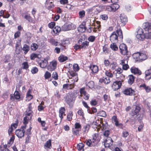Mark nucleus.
Returning <instances> with one entry per match:
<instances>
[{"instance_id":"nucleus-1","label":"nucleus","mask_w":151,"mask_h":151,"mask_svg":"<svg viewBox=\"0 0 151 151\" xmlns=\"http://www.w3.org/2000/svg\"><path fill=\"white\" fill-rule=\"evenodd\" d=\"M117 29L116 31L113 32L110 37V40L112 43H116L118 41V37L122 40L123 35L122 31L120 26H118Z\"/></svg>"},{"instance_id":"nucleus-2","label":"nucleus","mask_w":151,"mask_h":151,"mask_svg":"<svg viewBox=\"0 0 151 151\" xmlns=\"http://www.w3.org/2000/svg\"><path fill=\"white\" fill-rule=\"evenodd\" d=\"M92 139H89L85 141L86 144L90 147H94L100 140V137L98 133L94 134Z\"/></svg>"},{"instance_id":"nucleus-3","label":"nucleus","mask_w":151,"mask_h":151,"mask_svg":"<svg viewBox=\"0 0 151 151\" xmlns=\"http://www.w3.org/2000/svg\"><path fill=\"white\" fill-rule=\"evenodd\" d=\"M76 98L75 93L72 92L68 93L64 97L65 101L70 106L74 102Z\"/></svg>"},{"instance_id":"nucleus-4","label":"nucleus","mask_w":151,"mask_h":151,"mask_svg":"<svg viewBox=\"0 0 151 151\" xmlns=\"http://www.w3.org/2000/svg\"><path fill=\"white\" fill-rule=\"evenodd\" d=\"M81 124L79 122H76L74 124V127L72 128V133L73 135L78 136L79 132L81 129Z\"/></svg>"},{"instance_id":"nucleus-5","label":"nucleus","mask_w":151,"mask_h":151,"mask_svg":"<svg viewBox=\"0 0 151 151\" xmlns=\"http://www.w3.org/2000/svg\"><path fill=\"white\" fill-rule=\"evenodd\" d=\"M124 81L123 79H118L114 81L111 85V88L114 91H116L120 89Z\"/></svg>"},{"instance_id":"nucleus-6","label":"nucleus","mask_w":151,"mask_h":151,"mask_svg":"<svg viewBox=\"0 0 151 151\" xmlns=\"http://www.w3.org/2000/svg\"><path fill=\"white\" fill-rule=\"evenodd\" d=\"M58 62L56 60H53L48 64L47 69L50 71L55 70L57 68Z\"/></svg>"},{"instance_id":"nucleus-7","label":"nucleus","mask_w":151,"mask_h":151,"mask_svg":"<svg viewBox=\"0 0 151 151\" xmlns=\"http://www.w3.org/2000/svg\"><path fill=\"white\" fill-rule=\"evenodd\" d=\"M119 50L122 55H128L129 51L127 46L126 44L124 43L121 44L119 46Z\"/></svg>"},{"instance_id":"nucleus-8","label":"nucleus","mask_w":151,"mask_h":151,"mask_svg":"<svg viewBox=\"0 0 151 151\" xmlns=\"http://www.w3.org/2000/svg\"><path fill=\"white\" fill-rule=\"evenodd\" d=\"M21 94L18 91L15 90L14 94L10 95V100L14 101L15 100L19 101L21 98Z\"/></svg>"},{"instance_id":"nucleus-9","label":"nucleus","mask_w":151,"mask_h":151,"mask_svg":"<svg viewBox=\"0 0 151 151\" xmlns=\"http://www.w3.org/2000/svg\"><path fill=\"white\" fill-rule=\"evenodd\" d=\"M119 6L118 4H112L110 5H108L106 6V10L110 12H114L119 8Z\"/></svg>"},{"instance_id":"nucleus-10","label":"nucleus","mask_w":151,"mask_h":151,"mask_svg":"<svg viewBox=\"0 0 151 151\" xmlns=\"http://www.w3.org/2000/svg\"><path fill=\"white\" fill-rule=\"evenodd\" d=\"M135 107L133 108L130 112L131 115L132 116H138L139 114V112L140 111L141 108L138 105H134Z\"/></svg>"},{"instance_id":"nucleus-11","label":"nucleus","mask_w":151,"mask_h":151,"mask_svg":"<svg viewBox=\"0 0 151 151\" xmlns=\"http://www.w3.org/2000/svg\"><path fill=\"white\" fill-rule=\"evenodd\" d=\"M78 44L80 45V47L81 49H86L89 45V42L86 41L83 42V39L80 38L78 41Z\"/></svg>"},{"instance_id":"nucleus-12","label":"nucleus","mask_w":151,"mask_h":151,"mask_svg":"<svg viewBox=\"0 0 151 151\" xmlns=\"http://www.w3.org/2000/svg\"><path fill=\"white\" fill-rule=\"evenodd\" d=\"M52 0H46L45 3V6L48 10H52L55 6Z\"/></svg>"},{"instance_id":"nucleus-13","label":"nucleus","mask_w":151,"mask_h":151,"mask_svg":"<svg viewBox=\"0 0 151 151\" xmlns=\"http://www.w3.org/2000/svg\"><path fill=\"white\" fill-rule=\"evenodd\" d=\"M111 120L113 122H115V124L116 127H118L121 129L123 128V124L121 123H119L118 119L116 115L112 117Z\"/></svg>"},{"instance_id":"nucleus-14","label":"nucleus","mask_w":151,"mask_h":151,"mask_svg":"<svg viewBox=\"0 0 151 151\" xmlns=\"http://www.w3.org/2000/svg\"><path fill=\"white\" fill-rule=\"evenodd\" d=\"M49 58H44V60H41V62H39V61H37L38 63L39 64L40 67L43 68H47L48 65V60H49Z\"/></svg>"},{"instance_id":"nucleus-15","label":"nucleus","mask_w":151,"mask_h":151,"mask_svg":"<svg viewBox=\"0 0 151 151\" xmlns=\"http://www.w3.org/2000/svg\"><path fill=\"white\" fill-rule=\"evenodd\" d=\"M76 72L74 70L69 71L68 72L69 73L71 77H69V79H72L73 77H74L73 80L74 82H77L78 80V73Z\"/></svg>"},{"instance_id":"nucleus-16","label":"nucleus","mask_w":151,"mask_h":151,"mask_svg":"<svg viewBox=\"0 0 151 151\" xmlns=\"http://www.w3.org/2000/svg\"><path fill=\"white\" fill-rule=\"evenodd\" d=\"M134 91L131 88H126L123 91V93L124 94L130 96L134 95Z\"/></svg>"},{"instance_id":"nucleus-17","label":"nucleus","mask_w":151,"mask_h":151,"mask_svg":"<svg viewBox=\"0 0 151 151\" xmlns=\"http://www.w3.org/2000/svg\"><path fill=\"white\" fill-rule=\"evenodd\" d=\"M25 132L24 130L18 129L16 130L15 134L19 138H22L24 136Z\"/></svg>"},{"instance_id":"nucleus-18","label":"nucleus","mask_w":151,"mask_h":151,"mask_svg":"<svg viewBox=\"0 0 151 151\" xmlns=\"http://www.w3.org/2000/svg\"><path fill=\"white\" fill-rule=\"evenodd\" d=\"M62 30V28L60 26H55L52 31V33L54 36L58 35L59 33Z\"/></svg>"},{"instance_id":"nucleus-19","label":"nucleus","mask_w":151,"mask_h":151,"mask_svg":"<svg viewBox=\"0 0 151 151\" xmlns=\"http://www.w3.org/2000/svg\"><path fill=\"white\" fill-rule=\"evenodd\" d=\"M104 142L105 147H109L112 145L113 141L111 137H107Z\"/></svg>"},{"instance_id":"nucleus-20","label":"nucleus","mask_w":151,"mask_h":151,"mask_svg":"<svg viewBox=\"0 0 151 151\" xmlns=\"http://www.w3.org/2000/svg\"><path fill=\"white\" fill-rule=\"evenodd\" d=\"M130 71L134 75H137L138 76L142 74L141 71L138 68L135 67H132L130 68Z\"/></svg>"},{"instance_id":"nucleus-21","label":"nucleus","mask_w":151,"mask_h":151,"mask_svg":"<svg viewBox=\"0 0 151 151\" xmlns=\"http://www.w3.org/2000/svg\"><path fill=\"white\" fill-rule=\"evenodd\" d=\"M91 128L90 124H86L83 126L82 133L83 134H87L89 130Z\"/></svg>"},{"instance_id":"nucleus-22","label":"nucleus","mask_w":151,"mask_h":151,"mask_svg":"<svg viewBox=\"0 0 151 151\" xmlns=\"http://www.w3.org/2000/svg\"><path fill=\"white\" fill-rule=\"evenodd\" d=\"M32 115H30L29 113L28 114H26L25 116L23 119V123L24 124H27L29 122V120H30L31 119Z\"/></svg>"},{"instance_id":"nucleus-23","label":"nucleus","mask_w":151,"mask_h":151,"mask_svg":"<svg viewBox=\"0 0 151 151\" xmlns=\"http://www.w3.org/2000/svg\"><path fill=\"white\" fill-rule=\"evenodd\" d=\"M145 78L146 80H149L151 79V68L146 70L145 72Z\"/></svg>"},{"instance_id":"nucleus-24","label":"nucleus","mask_w":151,"mask_h":151,"mask_svg":"<svg viewBox=\"0 0 151 151\" xmlns=\"http://www.w3.org/2000/svg\"><path fill=\"white\" fill-rule=\"evenodd\" d=\"M139 87L142 89L145 90L147 93L151 91V88L150 86H147L145 83L141 84Z\"/></svg>"},{"instance_id":"nucleus-25","label":"nucleus","mask_w":151,"mask_h":151,"mask_svg":"<svg viewBox=\"0 0 151 151\" xmlns=\"http://www.w3.org/2000/svg\"><path fill=\"white\" fill-rule=\"evenodd\" d=\"M111 81L109 78L103 77L100 78L99 80V82L101 83H104L105 84H108L110 83Z\"/></svg>"},{"instance_id":"nucleus-26","label":"nucleus","mask_w":151,"mask_h":151,"mask_svg":"<svg viewBox=\"0 0 151 151\" xmlns=\"http://www.w3.org/2000/svg\"><path fill=\"white\" fill-rule=\"evenodd\" d=\"M70 44V42L68 39H63L61 40L60 45L63 46L65 49L67 48V46Z\"/></svg>"},{"instance_id":"nucleus-27","label":"nucleus","mask_w":151,"mask_h":151,"mask_svg":"<svg viewBox=\"0 0 151 151\" xmlns=\"http://www.w3.org/2000/svg\"><path fill=\"white\" fill-rule=\"evenodd\" d=\"M120 17L121 23L123 25H125L128 21L127 17L123 14H121Z\"/></svg>"},{"instance_id":"nucleus-28","label":"nucleus","mask_w":151,"mask_h":151,"mask_svg":"<svg viewBox=\"0 0 151 151\" xmlns=\"http://www.w3.org/2000/svg\"><path fill=\"white\" fill-rule=\"evenodd\" d=\"M65 109L64 107H62L60 109L59 111V116L61 120H62L63 119V115H66L65 114Z\"/></svg>"},{"instance_id":"nucleus-29","label":"nucleus","mask_w":151,"mask_h":151,"mask_svg":"<svg viewBox=\"0 0 151 151\" xmlns=\"http://www.w3.org/2000/svg\"><path fill=\"white\" fill-rule=\"evenodd\" d=\"M48 42L52 45L57 46L58 45L59 42L53 37H51L48 39Z\"/></svg>"},{"instance_id":"nucleus-30","label":"nucleus","mask_w":151,"mask_h":151,"mask_svg":"<svg viewBox=\"0 0 151 151\" xmlns=\"http://www.w3.org/2000/svg\"><path fill=\"white\" fill-rule=\"evenodd\" d=\"M89 68L92 71V73H97L99 71L98 66L95 65H91Z\"/></svg>"},{"instance_id":"nucleus-31","label":"nucleus","mask_w":151,"mask_h":151,"mask_svg":"<svg viewBox=\"0 0 151 151\" xmlns=\"http://www.w3.org/2000/svg\"><path fill=\"white\" fill-rule=\"evenodd\" d=\"M32 92V90L31 89H29L27 92L26 98L28 101H29L33 98V96L31 94Z\"/></svg>"},{"instance_id":"nucleus-32","label":"nucleus","mask_w":151,"mask_h":151,"mask_svg":"<svg viewBox=\"0 0 151 151\" xmlns=\"http://www.w3.org/2000/svg\"><path fill=\"white\" fill-rule=\"evenodd\" d=\"M22 50L24 52V54H26L30 50V47L26 44L24 45L23 47L22 48Z\"/></svg>"},{"instance_id":"nucleus-33","label":"nucleus","mask_w":151,"mask_h":151,"mask_svg":"<svg viewBox=\"0 0 151 151\" xmlns=\"http://www.w3.org/2000/svg\"><path fill=\"white\" fill-rule=\"evenodd\" d=\"M68 59V57L63 55H61L58 58V60L60 63L63 62L67 60Z\"/></svg>"},{"instance_id":"nucleus-34","label":"nucleus","mask_w":151,"mask_h":151,"mask_svg":"<svg viewBox=\"0 0 151 151\" xmlns=\"http://www.w3.org/2000/svg\"><path fill=\"white\" fill-rule=\"evenodd\" d=\"M44 147L45 149L46 148L50 149L52 148L51 139H49L46 141V142L44 144Z\"/></svg>"},{"instance_id":"nucleus-35","label":"nucleus","mask_w":151,"mask_h":151,"mask_svg":"<svg viewBox=\"0 0 151 151\" xmlns=\"http://www.w3.org/2000/svg\"><path fill=\"white\" fill-rule=\"evenodd\" d=\"M71 25L70 24H65L62 27V30L64 31L69 30L71 29Z\"/></svg>"},{"instance_id":"nucleus-36","label":"nucleus","mask_w":151,"mask_h":151,"mask_svg":"<svg viewBox=\"0 0 151 151\" xmlns=\"http://www.w3.org/2000/svg\"><path fill=\"white\" fill-rule=\"evenodd\" d=\"M140 52H137L134 53L132 55L133 59L136 61H139Z\"/></svg>"},{"instance_id":"nucleus-37","label":"nucleus","mask_w":151,"mask_h":151,"mask_svg":"<svg viewBox=\"0 0 151 151\" xmlns=\"http://www.w3.org/2000/svg\"><path fill=\"white\" fill-rule=\"evenodd\" d=\"M32 103H29V104L28 108L25 111L26 114H28L29 113L30 115H32V113H33V111H32Z\"/></svg>"},{"instance_id":"nucleus-38","label":"nucleus","mask_w":151,"mask_h":151,"mask_svg":"<svg viewBox=\"0 0 151 151\" xmlns=\"http://www.w3.org/2000/svg\"><path fill=\"white\" fill-rule=\"evenodd\" d=\"M73 113L72 111H69L68 113L67 116V120L68 121H71L73 119L72 117L73 116Z\"/></svg>"},{"instance_id":"nucleus-39","label":"nucleus","mask_w":151,"mask_h":151,"mask_svg":"<svg viewBox=\"0 0 151 151\" xmlns=\"http://www.w3.org/2000/svg\"><path fill=\"white\" fill-rule=\"evenodd\" d=\"M24 18L29 22L35 23V21L33 20L32 17L30 16L29 14L26 15L24 16Z\"/></svg>"},{"instance_id":"nucleus-40","label":"nucleus","mask_w":151,"mask_h":151,"mask_svg":"<svg viewBox=\"0 0 151 151\" xmlns=\"http://www.w3.org/2000/svg\"><path fill=\"white\" fill-rule=\"evenodd\" d=\"M129 79L128 80V83L131 85L134 82L135 77L133 75H131L129 76Z\"/></svg>"},{"instance_id":"nucleus-41","label":"nucleus","mask_w":151,"mask_h":151,"mask_svg":"<svg viewBox=\"0 0 151 151\" xmlns=\"http://www.w3.org/2000/svg\"><path fill=\"white\" fill-rule=\"evenodd\" d=\"M40 55L39 54L32 53L30 55V59L31 60H34L37 58L40 59L41 57V56H39Z\"/></svg>"},{"instance_id":"nucleus-42","label":"nucleus","mask_w":151,"mask_h":151,"mask_svg":"<svg viewBox=\"0 0 151 151\" xmlns=\"http://www.w3.org/2000/svg\"><path fill=\"white\" fill-rule=\"evenodd\" d=\"M29 66L27 62H24L22 64V68L23 69L27 70L29 68Z\"/></svg>"},{"instance_id":"nucleus-43","label":"nucleus","mask_w":151,"mask_h":151,"mask_svg":"<svg viewBox=\"0 0 151 151\" xmlns=\"http://www.w3.org/2000/svg\"><path fill=\"white\" fill-rule=\"evenodd\" d=\"M15 136L14 135H12V137H11L7 143V144L8 145L9 147L13 143L15 139Z\"/></svg>"},{"instance_id":"nucleus-44","label":"nucleus","mask_w":151,"mask_h":151,"mask_svg":"<svg viewBox=\"0 0 151 151\" xmlns=\"http://www.w3.org/2000/svg\"><path fill=\"white\" fill-rule=\"evenodd\" d=\"M84 146V144L83 143H79L78 145L77 148L79 151H83Z\"/></svg>"},{"instance_id":"nucleus-45","label":"nucleus","mask_w":151,"mask_h":151,"mask_svg":"<svg viewBox=\"0 0 151 151\" xmlns=\"http://www.w3.org/2000/svg\"><path fill=\"white\" fill-rule=\"evenodd\" d=\"M139 56V62H142L147 59V57L146 55L143 53H140Z\"/></svg>"},{"instance_id":"nucleus-46","label":"nucleus","mask_w":151,"mask_h":151,"mask_svg":"<svg viewBox=\"0 0 151 151\" xmlns=\"http://www.w3.org/2000/svg\"><path fill=\"white\" fill-rule=\"evenodd\" d=\"M116 43H112L110 45V47L111 49L114 51H116L118 50V47L116 44Z\"/></svg>"},{"instance_id":"nucleus-47","label":"nucleus","mask_w":151,"mask_h":151,"mask_svg":"<svg viewBox=\"0 0 151 151\" xmlns=\"http://www.w3.org/2000/svg\"><path fill=\"white\" fill-rule=\"evenodd\" d=\"M79 92L80 94V96L81 97L83 96V95L87 93L86 91L85 90V87H83L81 88L79 90Z\"/></svg>"},{"instance_id":"nucleus-48","label":"nucleus","mask_w":151,"mask_h":151,"mask_svg":"<svg viewBox=\"0 0 151 151\" xmlns=\"http://www.w3.org/2000/svg\"><path fill=\"white\" fill-rule=\"evenodd\" d=\"M105 75L109 77V78H111L113 76V74L110 70H106L105 72Z\"/></svg>"},{"instance_id":"nucleus-49","label":"nucleus","mask_w":151,"mask_h":151,"mask_svg":"<svg viewBox=\"0 0 151 151\" xmlns=\"http://www.w3.org/2000/svg\"><path fill=\"white\" fill-rule=\"evenodd\" d=\"M38 47V45L37 44L34 43L32 44L31 46V48L32 50L33 51L36 50Z\"/></svg>"},{"instance_id":"nucleus-50","label":"nucleus","mask_w":151,"mask_h":151,"mask_svg":"<svg viewBox=\"0 0 151 151\" xmlns=\"http://www.w3.org/2000/svg\"><path fill=\"white\" fill-rule=\"evenodd\" d=\"M51 76V73L48 71H46L45 73L44 77L45 79H48L50 78Z\"/></svg>"},{"instance_id":"nucleus-51","label":"nucleus","mask_w":151,"mask_h":151,"mask_svg":"<svg viewBox=\"0 0 151 151\" xmlns=\"http://www.w3.org/2000/svg\"><path fill=\"white\" fill-rule=\"evenodd\" d=\"M87 86L89 88L92 89L95 86V83L93 81H91L89 82L87 84Z\"/></svg>"},{"instance_id":"nucleus-52","label":"nucleus","mask_w":151,"mask_h":151,"mask_svg":"<svg viewBox=\"0 0 151 151\" xmlns=\"http://www.w3.org/2000/svg\"><path fill=\"white\" fill-rule=\"evenodd\" d=\"M97 110L95 107H92L91 108H89V110H88V112L90 114H93L96 113L97 112Z\"/></svg>"},{"instance_id":"nucleus-53","label":"nucleus","mask_w":151,"mask_h":151,"mask_svg":"<svg viewBox=\"0 0 151 151\" xmlns=\"http://www.w3.org/2000/svg\"><path fill=\"white\" fill-rule=\"evenodd\" d=\"M148 31V32L145 33V38L147 39H151V31L145 30Z\"/></svg>"},{"instance_id":"nucleus-54","label":"nucleus","mask_w":151,"mask_h":151,"mask_svg":"<svg viewBox=\"0 0 151 151\" xmlns=\"http://www.w3.org/2000/svg\"><path fill=\"white\" fill-rule=\"evenodd\" d=\"M52 77L55 80H57L58 79V76L57 72L54 71L52 73Z\"/></svg>"},{"instance_id":"nucleus-55","label":"nucleus","mask_w":151,"mask_h":151,"mask_svg":"<svg viewBox=\"0 0 151 151\" xmlns=\"http://www.w3.org/2000/svg\"><path fill=\"white\" fill-rule=\"evenodd\" d=\"M96 39V37L93 35H91L88 38V40L91 42H94Z\"/></svg>"},{"instance_id":"nucleus-56","label":"nucleus","mask_w":151,"mask_h":151,"mask_svg":"<svg viewBox=\"0 0 151 151\" xmlns=\"http://www.w3.org/2000/svg\"><path fill=\"white\" fill-rule=\"evenodd\" d=\"M79 18H82L84 17L85 15V12L84 10L80 11L79 12Z\"/></svg>"},{"instance_id":"nucleus-57","label":"nucleus","mask_w":151,"mask_h":151,"mask_svg":"<svg viewBox=\"0 0 151 151\" xmlns=\"http://www.w3.org/2000/svg\"><path fill=\"white\" fill-rule=\"evenodd\" d=\"M103 52L105 54L109 53V50L106 45H104L103 47Z\"/></svg>"},{"instance_id":"nucleus-58","label":"nucleus","mask_w":151,"mask_h":151,"mask_svg":"<svg viewBox=\"0 0 151 151\" xmlns=\"http://www.w3.org/2000/svg\"><path fill=\"white\" fill-rule=\"evenodd\" d=\"M73 68L75 71H78L79 70V67L77 64H74L73 65Z\"/></svg>"},{"instance_id":"nucleus-59","label":"nucleus","mask_w":151,"mask_h":151,"mask_svg":"<svg viewBox=\"0 0 151 151\" xmlns=\"http://www.w3.org/2000/svg\"><path fill=\"white\" fill-rule=\"evenodd\" d=\"M55 25V22H51L48 24V27L50 29H53Z\"/></svg>"},{"instance_id":"nucleus-60","label":"nucleus","mask_w":151,"mask_h":151,"mask_svg":"<svg viewBox=\"0 0 151 151\" xmlns=\"http://www.w3.org/2000/svg\"><path fill=\"white\" fill-rule=\"evenodd\" d=\"M144 126V124L142 122L140 123V124L139 125L138 127V130L139 132L142 131Z\"/></svg>"},{"instance_id":"nucleus-61","label":"nucleus","mask_w":151,"mask_h":151,"mask_svg":"<svg viewBox=\"0 0 151 151\" xmlns=\"http://www.w3.org/2000/svg\"><path fill=\"white\" fill-rule=\"evenodd\" d=\"M136 37L140 40H143L145 38V35H141L140 34H137L136 35Z\"/></svg>"},{"instance_id":"nucleus-62","label":"nucleus","mask_w":151,"mask_h":151,"mask_svg":"<svg viewBox=\"0 0 151 151\" xmlns=\"http://www.w3.org/2000/svg\"><path fill=\"white\" fill-rule=\"evenodd\" d=\"M78 114L79 115L81 116L83 118L84 116V113L82 109H79L78 111Z\"/></svg>"},{"instance_id":"nucleus-63","label":"nucleus","mask_w":151,"mask_h":151,"mask_svg":"<svg viewBox=\"0 0 151 151\" xmlns=\"http://www.w3.org/2000/svg\"><path fill=\"white\" fill-rule=\"evenodd\" d=\"M38 70V68L36 67H35L32 68L31 71L33 74H34L37 73Z\"/></svg>"},{"instance_id":"nucleus-64","label":"nucleus","mask_w":151,"mask_h":151,"mask_svg":"<svg viewBox=\"0 0 151 151\" xmlns=\"http://www.w3.org/2000/svg\"><path fill=\"white\" fill-rule=\"evenodd\" d=\"M110 66L111 70H114L115 69L116 67V64L115 63L113 62L110 64Z\"/></svg>"}]
</instances>
